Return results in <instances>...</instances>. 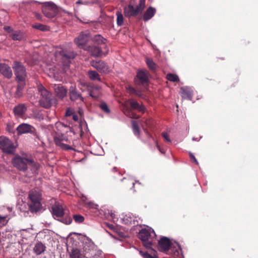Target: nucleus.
I'll list each match as a JSON object with an SVG mask.
<instances>
[{"mask_svg":"<svg viewBox=\"0 0 258 258\" xmlns=\"http://www.w3.org/2000/svg\"><path fill=\"white\" fill-rule=\"evenodd\" d=\"M137 77L140 80V81H148V72L147 71H139L137 74Z\"/></svg>","mask_w":258,"mask_h":258,"instance_id":"c85d7f7f","label":"nucleus"},{"mask_svg":"<svg viewBox=\"0 0 258 258\" xmlns=\"http://www.w3.org/2000/svg\"><path fill=\"white\" fill-rule=\"evenodd\" d=\"M27 107L24 104H20L14 108V112L16 115L22 116L27 111Z\"/></svg>","mask_w":258,"mask_h":258,"instance_id":"5701e85b","label":"nucleus"},{"mask_svg":"<svg viewBox=\"0 0 258 258\" xmlns=\"http://www.w3.org/2000/svg\"><path fill=\"white\" fill-rule=\"evenodd\" d=\"M83 248L86 253H89L95 250L96 246L90 238L86 237L83 242Z\"/></svg>","mask_w":258,"mask_h":258,"instance_id":"6ab92c4d","label":"nucleus"},{"mask_svg":"<svg viewBox=\"0 0 258 258\" xmlns=\"http://www.w3.org/2000/svg\"><path fill=\"white\" fill-rule=\"evenodd\" d=\"M51 213L54 219L63 224L70 225L72 222L71 216L65 214L64 209L59 204H55L51 207Z\"/></svg>","mask_w":258,"mask_h":258,"instance_id":"7ed1b4c3","label":"nucleus"},{"mask_svg":"<svg viewBox=\"0 0 258 258\" xmlns=\"http://www.w3.org/2000/svg\"><path fill=\"white\" fill-rule=\"evenodd\" d=\"M88 76L89 78L92 80L94 81H101V79L99 78L98 74L94 71H91L88 72Z\"/></svg>","mask_w":258,"mask_h":258,"instance_id":"473e14b6","label":"nucleus"},{"mask_svg":"<svg viewBox=\"0 0 258 258\" xmlns=\"http://www.w3.org/2000/svg\"><path fill=\"white\" fill-rule=\"evenodd\" d=\"M4 30L11 34L14 31L10 26H6L4 27Z\"/></svg>","mask_w":258,"mask_h":258,"instance_id":"09e8293b","label":"nucleus"},{"mask_svg":"<svg viewBox=\"0 0 258 258\" xmlns=\"http://www.w3.org/2000/svg\"><path fill=\"white\" fill-rule=\"evenodd\" d=\"M125 179V178H123V179H121V181H122V180H123V179Z\"/></svg>","mask_w":258,"mask_h":258,"instance_id":"69168bd1","label":"nucleus"},{"mask_svg":"<svg viewBox=\"0 0 258 258\" xmlns=\"http://www.w3.org/2000/svg\"><path fill=\"white\" fill-rule=\"evenodd\" d=\"M74 219L77 223H82L84 222V217L80 214H76L73 216Z\"/></svg>","mask_w":258,"mask_h":258,"instance_id":"4c0bfd02","label":"nucleus"},{"mask_svg":"<svg viewBox=\"0 0 258 258\" xmlns=\"http://www.w3.org/2000/svg\"><path fill=\"white\" fill-rule=\"evenodd\" d=\"M157 147H158L159 151H160V152L161 153L163 154H164L165 153V151L163 149H161L160 146H158Z\"/></svg>","mask_w":258,"mask_h":258,"instance_id":"5fc2aeb1","label":"nucleus"},{"mask_svg":"<svg viewBox=\"0 0 258 258\" xmlns=\"http://www.w3.org/2000/svg\"><path fill=\"white\" fill-rule=\"evenodd\" d=\"M13 68L17 81H25L26 79H29L26 69L21 62L15 61Z\"/></svg>","mask_w":258,"mask_h":258,"instance_id":"6e6552de","label":"nucleus"},{"mask_svg":"<svg viewBox=\"0 0 258 258\" xmlns=\"http://www.w3.org/2000/svg\"><path fill=\"white\" fill-rule=\"evenodd\" d=\"M130 105L133 109H136L142 112H144L146 110L145 107L143 105L140 104L137 101H131L130 102Z\"/></svg>","mask_w":258,"mask_h":258,"instance_id":"c756f323","label":"nucleus"},{"mask_svg":"<svg viewBox=\"0 0 258 258\" xmlns=\"http://www.w3.org/2000/svg\"><path fill=\"white\" fill-rule=\"evenodd\" d=\"M83 258H88V257H84Z\"/></svg>","mask_w":258,"mask_h":258,"instance_id":"338daca9","label":"nucleus"},{"mask_svg":"<svg viewBox=\"0 0 258 258\" xmlns=\"http://www.w3.org/2000/svg\"><path fill=\"white\" fill-rule=\"evenodd\" d=\"M103 48H104V47L92 45L86 46L84 49L89 51L91 55L95 57H98L101 55L102 53V49Z\"/></svg>","mask_w":258,"mask_h":258,"instance_id":"a211bd4d","label":"nucleus"},{"mask_svg":"<svg viewBox=\"0 0 258 258\" xmlns=\"http://www.w3.org/2000/svg\"><path fill=\"white\" fill-rule=\"evenodd\" d=\"M140 219L129 213L124 215L122 218V223L126 225L134 224L135 225L139 223Z\"/></svg>","mask_w":258,"mask_h":258,"instance_id":"f3484780","label":"nucleus"},{"mask_svg":"<svg viewBox=\"0 0 258 258\" xmlns=\"http://www.w3.org/2000/svg\"><path fill=\"white\" fill-rule=\"evenodd\" d=\"M33 27L42 31L48 30V27L47 26L41 24H36L33 26Z\"/></svg>","mask_w":258,"mask_h":258,"instance_id":"e433bc0d","label":"nucleus"},{"mask_svg":"<svg viewBox=\"0 0 258 258\" xmlns=\"http://www.w3.org/2000/svg\"><path fill=\"white\" fill-rule=\"evenodd\" d=\"M180 94L182 99L191 100L194 95V89L188 86L182 87L180 88Z\"/></svg>","mask_w":258,"mask_h":258,"instance_id":"4468645a","label":"nucleus"},{"mask_svg":"<svg viewBox=\"0 0 258 258\" xmlns=\"http://www.w3.org/2000/svg\"><path fill=\"white\" fill-rule=\"evenodd\" d=\"M54 90L56 95L60 99H63L67 96V90L60 85H55Z\"/></svg>","mask_w":258,"mask_h":258,"instance_id":"412c9836","label":"nucleus"},{"mask_svg":"<svg viewBox=\"0 0 258 258\" xmlns=\"http://www.w3.org/2000/svg\"><path fill=\"white\" fill-rule=\"evenodd\" d=\"M136 182H138V183H140L139 182V181H136Z\"/></svg>","mask_w":258,"mask_h":258,"instance_id":"0e129e2a","label":"nucleus"},{"mask_svg":"<svg viewBox=\"0 0 258 258\" xmlns=\"http://www.w3.org/2000/svg\"><path fill=\"white\" fill-rule=\"evenodd\" d=\"M81 85H83V86L87 85V82H82Z\"/></svg>","mask_w":258,"mask_h":258,"instance_id":"bf43d9fd","label":"nucleus"},{"mask_svg":"<svg viewBox=\"0 0 258 258\" xmlns=\"http://www.w3.org/2000/svg\"><path fill=\"white\" fill-rule=\"evenodd\" d=\"M156 236V234L154 230L149 227L142 229L139 233V238L142 240L144 246L147 248L152 247V239Z\"/></svg>","mask_w":258,"mask_h":258,"instance_id":"39448f33","label":"nucleus"},{"mask_svg":"<svg viewBox=\"0 0 258 258\" xmlns=\"http://www.w3.org/2000/svg\"><path fill=\"white\" fill-rule=\"evenodd\" d=\"M12 163L14 167L21 171H25L28 166L33 167L38 169V165L32 159L22 157L20 156L15 157L12 160Z\"/></svg>","mask_w":258,"mask_h":258,"instance_id":"423d86ee","label":"nucleus"},{"mask_svg":"<svg viewBox=\"0 0 258 258\" xmlns=\"http://www.w3.org/2000/svg\"><path fill=\"white\" fill-rule=\"evenodd\" d=\"M88 206L90 208L95 209L96 210H98V207L99 206L97 204H96L92 202H90L88 203Z\"/></svg>","mask_w":258,"mask_h":258,"instance_id":"37998d69","label":"nucleus"},{"mask_svg":"<svg viewBox=\"0 0 258 258\" xmlns=\"http://www.w3.org/2000/svg\"><path fill=\"white\" fill-rule=\"evenodd\" d=\"M158 249L160 251L165 252L169 250L173 253L175 255L179 256L181 254V248L180 245L175 242L172 243L170 239L165 236H162L158 241Z\"/></svg>","mask_w":258,"mask_h":258,"instance_id":"f257e3e1","label":"nucleus"},{"mask_svg":"<svg viewBox=\"0 0 258 258\" xmlns=\"http://www.w3.org/2000/svg\"><path fill=\"white\" fill-rule=\"evenodd\" d=\"M166 79L168 81H179L178 77L176 75L168 74L166 76Z\"/></svg>","mask_w":258,"mask_h":258,"instance_id":"ea45409f","label":"nucleus"},{"mask_svg":"<svg viewBox=\"0 0 258 258\" xmlns=\"http://www.w3.org/2000/svg\"><path fill=\"white\" fill-rule=\"evenodd\" d=\"M126 89L130 94H135L136 89L134 88H133L130 86H128L126 87Z\"/></svg>","mask_w":258,"mask_h":258,"instance_id":"c03bdc74","label":"nucleus"},{"mask_svg":"<svg viewBox=\"0 0 258 258\" xmlns=\"http://www.w3.org/2000/svg\"><path fill=\"white\" fill-rule=\"evenodd\" d=\"M88 2L87 1H84L83 2V5H87L88 4Z\"/></svg>","mask_w":258,"mask_h":258,"instance_id":"052dcab7","label":"nucleus"},{"mask_svg":"<svg viewBox=\"0 0 258 258\" xmlns=\"http://www.w3.org/2000/svg\"><path fill=\"white\" fill-rule=\"evenodd\" d=\"M132 184H133V187H134L135 185V182H133Z\"/></svg>","mask_w":258,"mask_h":258,"instance_id":"e2e57ef3","label":"nucleus"},{"mask_svg":"<svg viewBox=\"0 0 258 258\" xmlns=\"http://www.w3.org/2000/svg\"><path fill=\"white\" fill-rule=\"evenodd\" d=\"M58 54L61 57V62L63 71H67L71 62V59L76 56V53L73 50L63 48L58 52Z\"/></svg>","mask_w":258,"mask_h":258,"instance_id":"0eeeda50","label":"nucleus"},{"mask_svg":"<svg viewBox=\"0 0 258 258\" xmlns=\"http://www.w3.org/2000/svg\"><path fill=\"white\" fill-rule=\"evenodd\" d=\"M46 247L44 244L41 241L36 242L33 248V251L37 255L43 253L46 250Z\"/></svg>","mask_w":258,"mask_h":258,"instance_id":"4be33fe9","label":"nucleus"},{"mask_svg":"<svg viewBox=\"0 0 258 258\" xmlns=\"http://www.w3.org/2000/svg\"><path fill=\"white\" fill-rule=\"evenodd\" d=\"M133 130L135 136H138L140 135V130L137 122L136 120H132Z\"/></svg>","mask_w":258,"mask_h":258,"instance_id":"f704fd0d","label":"nucleus"},{"mask_svg":"<svg viewBox=\"0 0 258 258\" xmlns=\"http://www.w3.org/2000/svg\"><path fill=\"white\" fill-rule=\"evenodd\" d=\"M20 83L17 87V90L16 91V94L18 97H20L22 95V91L24 87L25 84L24 82H19Z\"/></svg>","mask_w":258,"mask_h":258,"instance_id":"72a5a7b5","label":"nucleus"},{"mask_svg":"<svg viewBox=\"0 0 258 258\" xmlns=\"http://www.w3.org/2000/svg\"><path fill=\"white\" fill-rule=\"evenodd\" d=\"M10 37L15 41H22L25 39V35L21 31H14L12 33L10 34Z\"/></svg>","mask_w":258,"mask_h":258,"instance_id":"393cba45","label":"nucleus"},{"mask_svg":"<svg viewBox=\"0 0 258 258\" xmlns=\"http://www.w3.org/2000/svg\"><path fill=\"white\" fill-rule=\"evenodd\" d=\"M93 41L98 45H103L105 49H107L105 45L106 40L102 37L100 35H96L93 38Z\"/></svg>","mask_w":258,"mask_h":258,"instance_id":"bb28decb","label":"nucleus"},{"mask_svg":"<svg viewBox=\"0 0 258 258\" xmlns=\"http://www.w3.org/2000/svg\"><path fill=\"white\" fill-rule=\"evenodd\" d=\"M76 4H82L83 5V1L81 0H78V1L76 2Z\"/></svg>","mask_w":258,"mask_h":258,"instance_id":"13d9d810","label":"nucleus"},{"mask_svg":"<svg viewBox=\"0 0 258 258\" xmlns=\"http://www.w3.org/2000/svg\"><path fill=\"white\" fill-rule=\"evenodd\" d=\"M156 10L155 8L150 7H149L143 15V20L146 22L150 20L155 14Z\"/></svg>","mask_w":258,"mask_h":258,"instance_id":"b1692460","label":"nucleus"},{"mask_svg":"<svg viewBox=\"0 0 258 258\" xmlns=\"http://www.w3.org/2000/svg\"><path fill=\"white\" fill-rule=\"evenodd\" d=\"M124 13L125 16L127 17L135 16L137 15L135 11V7L131 5H129L124 8Z\"/></svg>","mask_w":258,"mask_h":258,"instance_id":"a878e982","label":"nucleus"},{"mask_svg":"<svg viewBox=\"0 0 258 258\" xmlns=\"http://www.w3.org/2000/svg\"><path fill=\"white\" fill-rule=\"evenodd\" d=\"M0 73L8 79H11L13 75L11 68L6 63H0Z\"/></svg>","mask_w":258,"mask_h":258,"instance_id":"aec40b11","label":"nucleus"},{"mask_svg":"<svg viewBox=\"0 0 258 258\" xmlns=\"http://www.w3.org/2000/svg\"><path fill=\"white\" fill-rule=\"evenodd\" d=\"M141 82V83H143L144 82H143V81H142V82Z\"/></svg>","mask_w":258,"mask_h":258,"instance_id":"774afa93","label":"nucleus"},{"mask_svg":"<svg viewBox=\"0 0 258 258\" xmlns=\"http://www.w3.org/2000/svg\"><path fill=\"white\" fill-rule=\"evenodd\" d=\"M68 137L63 134H58L54 137V141L56 146L63 150H74V149L72 147L63 143V142H68Z\"/></svg>","mask_w":258,"mask_h":258,"instance_id":"9b49d317","label":"nucleus"},{"mask_svg":"<svg viewBox=\"0 0 258 258\" xmlns=\"http://www.w3.org/2000/svg\"><path fill=\"white\" fill-rule=\"evenodd\" d=\"M28 206L29 210L31 213H37L41 208V193L36 189H32L29 193Z\"/></svg>","mask_w":258,"mask_h":258,"instance_id":"f03ea898","label":"nucleus"},{"mask_svg":"<svg viewBox=\"0 0 258 258\" xmlns=\"http://www.w3.org/2000/svg\"><path fill=\"white\" fill-rule=\"evenodd\" d=\"M35 16L36 17V18L39 20H42V16L39 14V13H35Z\"/></svg>","mask_w":258,"mask_h":258,"instance_id":"603ef678","label":"nucleus"},{"mask_svg":"<svg viewBox=\"0 0 258 258\" xmlns=\"http://www.w3.org/2000/svg\"><path fill=\"white\" fill-rule=\"evenodd\" d=\"M202 137H200V138L199 139L198 138H195V137H193L192 140V141H199L200 139H201Z\"/></svg>","mask_w":258,"mask_h":258,"instance_id":"4d7b16f0","label":"nucleus"},{"mask_svg":"<svg viewBox=\"0 0 258 258\" xmlns=\"http://www.w3.org/2000/svg\"><path fill=\"white\" fill-rule=\"evenodd\" d=\"M91 63L94 68L101 73H106L109 72L108 66L105 62L102 60H93L91 61Z\"/></svg>","mask_w":258,"mask_h":258,"instance_id":"dca6fc26","label":"nucleus"},{"mask_svg":"<svg viewBox=\"0 0 258 258\" xmlns=\"http://www.w3.org/2000/svg\"><path fill=\"white\" fill-rule=\"evenodd\" d=\"M110 228H112L113 226L112 225H111L110 226H109Z\"/></svg>","mask_w":258,"mask_h":258,"instance_id":"680f3d73","label":"nucleus"},{"mask_svg":"<svg viewBox=\"0 0 258 258\" xmlns=\"http://www.w3.org/2000/svg\"><path fill=\"white\" fill-rule=\"evenodd\" d=\"M145 8V0H140L139 3L135 7V11L138 15L141 13Z\"/></svg>","mask_w":258,"mask_h":258,"instance_id":"7c9ffc66","label":"nucleus"},{"mask_svg":"<svg viewBox=\"0 0 258 258\" xmlns=\"http://www.w3.org/2000/svg\"><path fill=\"white\" fill-rule=\"evenodd\" d=\"M18 134L22 135L30 133L36 138H39V134L36 132V129L32 125L25 123L19 124L17 127Z\"/></svg>","mask_w":258,"mask_h":258,"instance_id":"9d476101","label":"nucleus"},{"mask_svg":"<svg viewBox=\"0 0 258 258\" xmlns=\"http://www.w3.org/2000/svg\"><path fill=\"white\" fill-rule=\"evenodd\" d=\"M136 95L141 97L142 95V91L140 90H136L135 94Z\"/></svg>","mask_w":258,"mask_h":258,"instance_id":"3c124183","label":"nucleus"},{"mask_svg":"<svg viewBox=\"0 0 258 258\" xmlns=\"http://www.w3.org/2000/svg\"><path fill=\"white\" fill-rule=\"evenodd\" d=\"M97 92H98L97 89H95V90H90L89 92V95L93 98H97L98 96Z\"/></svg>","mask_w":258,"mask_h":258,"instance_id":"79ce46f5","label":"nucleus"},{"mask_svg":"<svg viewBox=\"0 0 258 258\" xmlns=\"http://www.w3.org/2000/svg\"><path fill=\"white\" fill-rule=\"evenodd\" d=\"M162 136L164 138V139L168 142L169 143H171V141L170 139V138L169 137V135H168V134L167 133H165V132H163L162 133Z\"/></svg>","mask_w":258,"mask_h":258,"instance_id":"de8ad7c7","label":"nucleus"},{"mask_svg":"<svg viewBox=\"0 0 258 258\" xmlns=\"http://www.w3.org/2000/svg\"><path fill=\"white\" fill-rule=\"evenodd\" d=\"M8 220H6V216H2L0 215V224L3 225H6L8 223Z\"/></svg>","mask_w":258,"mask_h":258,"instance_id":"a18cd8bd","label":"nucleus"},{"mask_svg":"<svg viewBox=\"0 0 258 258\" xmlns=\"http://www.w3.org/2000/svg\"><path fill=\"white\" fill-rule=\"evenodd\" d=\"M72 117H73V119H74V120H75L76 121L78 120V116L76 113H73L72 114Z\"/></svg>","mask_w":258,"mask_h":258,"instance_id":"864d4df0","label":"nucleus"},{"mask_svg":"<svg viewBox=\"0 0 258 258\" xmlns=\"http://www.w3.org/2000/svg\"><path fill=\"white\" fill-rule=\"evenodd\" d=\"M146 63L151 70H154L156 69V65L152 59L146 58Z\"/></svg>","mask_w":258,"mask_h":258,"instance_id":"58836bf2","label":"nucleus"},{"mask_svg":"<svg viewBox=\"0 0 258 258\" xmlns=\"http://www.w3.org/2000/svg\"><path fill=\"white\" fill-rule=\"evenodd\" d=\"M153 251V254H150L147 251L140 250L139 253L143 258H159L157 255V251L152 248H150Z\"/></svg>","mask_w":258,"mask_h":258,"instance_id":"cd10ccee","label":"nucleus"},{"mask_svg":"<svg viewBox=\"0 0 258 258\" xmlns=\"http://www.w3.org/2000/svg\"><path fill=\"white\" fill-rule=\"evenodd\" d=\"M189 157L192 160V162L195 163L196 165L199 164V162L197 161V159L196 158L195 156L191 153V152L189 153Z\"/></svg>","mask_w":258,"mask_h":258,"instance_id":"49530a36","label":"nucleus"},{"mask_svg":"<svg viewBox=\"0 0 258 258\" xmlns=\"http://www.w3.org/2000/svg\"><path fill=\"white\" fill-rule=\"evenodd\" d=\"M73 113L72 112V111L70 110L69 109H67L66 111V115L68 116H71L72 115Z\"/></svg>","mask_w":258,"mask_h":258,"instance_id":"6e6d98bb","label":"nucleus"},{"mask_svg":"<svg viewBox=\"0 0 258 258\" xmlns=\"http://www.w3.org/2000/svg\"><path fill=\"white\" fill-rule=\"evenodd\" d=\"M100 108L105 112L109 113L110 112L109 108H108L107 104L104 102H102L99 105Z\"/></svg>","mask_w":258,"mask_h":258,"instance_id":"a19ab883","label":"nucleus"},{"mask_svg":"<svg viewBox=\"0 0 258 258\" xmlns=\"http://www.w3.org/2000/svg\"><path fill=\"white\" fill-rule=\"evenodd\" d=\"M38 90L41 96L39 102L41 106L45 108H50L53 104L56 103V99L40 83L37 84Z\"/></svg>","mask_w":258,"mask_h":258,"instance_id":"20e7f679","label":"nucleus"},{"mask_svg":"<svg viewBox=\"0 0 258 258\" xmlns=\"http://www.w3.org/2000/svg\"><path fill=\"white\" fill-rule=\"evenodd\" d=\"M43 13L45 17L52 18L54 17L57 14V8L55 5L52 3H49L43 10Z\"/></svg>","mask_w":258,"mask_h":258,"instance_id":"f8f14e48","label":"nucleus"},{"mask_svg":"<svg viewBox=\"0 0 258 258\" xmlns=\"http://www.w3.org/2000/svg\"><path fill=\"white\" fill-rule=\"evenodd\" d=\"M116 15L117 16L116 23L118 26H121L123 23V17L121 13L119 11L116 12Z\"/></svg>","mask_w":258,"mask_h":258,"instance_id":"c9c22d12","label":"nucleus"},{"mask_svg":"<svg viewBox=\"0 0 258 258\" xmlns=\"http://www.w3.org/2000/svg\"><path fill=\"white\" fill-rule=\"evenodd\" d=\"M89 33L88 32H82L79 36L75 39V43L80 47L84 49L85 44L87 43L89 38Z\"/></svg>","mask_w":258,"mask_h":258,"instance_id":"ddd939ff","label":"nucleus"},{"mask_svg":"<svg viewBox=\"0 0 258 258\" xmlns=\"http://www.w3.org/2000/svg\"><path fill=\"white\" fill-rule=\"evenodd\" d=\"M70 97L72 101H77L78 103H84V98L76 91V88L73 86L70 89Z\"/></svg>","mask_w":258,"mask_h":258,"instance_id":"2eb2a0df","label":"nucleus"},{"mask_svg":"<svg viewBox=\"0 0 258 258\" xmlns=\"http://www.w3.org/2000/svg\"><path fill=\"white\" fill-rule=\"evenodd\" d=\"M15 146L9 139L4 136L0 137V149L3 152L7 154H14L15 151Z\"/></svg>","mask_w":258,"mask_h":258,"instance_id":"1a4fd4ad","label":"nucleus"},{"mask_svg":"<svg viewBox=\"0 0 258 258\" xmlns=\"http://www.w3.org/2000/svg\"><path fill=\"white\" fill-rule=\"evenodd\" d=\"M35 118L38 119L39 120H41L44 119V117L42 115V114H37L35 116Z\"/></svg>","mask_w":258,"mask_h":258,"instance_id":"8fccbe9b","label":"nucleus"},{"mask_svg":"<svg viewBox=\"0 0 258 258\" xmlns=\"http://www.w3.org/2000/svg\"><path fill=\"white\" fill-rule=\"evenodd\" d=\"M70 258H81V253L80 249L73 248L70 252Z\"/></svg>","mask_w":258,"mask_h":258,"instance_id":"2f4dec72","label":"nucleus"}]
</instances>
